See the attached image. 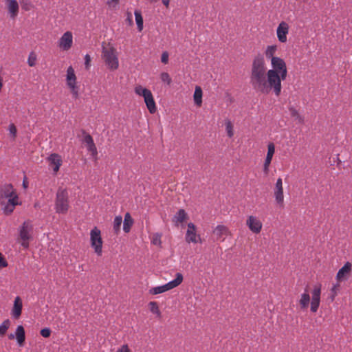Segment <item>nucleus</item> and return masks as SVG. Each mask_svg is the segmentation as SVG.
Wrapping results in <instances>:
<instances>
[{
    "label": "nucleus",
    "instance_id": "nucleus-1",
    "mask_svg": "<svg viewBox=\"0 0 352 352\" xmlns=\"http://www.w3.org/2000/svg\"><path fill=\"white\" fill-rule=\"evenodd\" d=\"M267 75L265 58L262 54H258L252 59L250 73V82L256 91L261 93Z\"/></svg>",
    "mask_w": 352,
    "mask_h": 352
},
{
    "label": "nucleus",
    "instance_id": "nucleus-2",
    "mask_svg": "<svg viewBox=\"0 0 352 352\" xmlns=\"http://www.w3.org/2000/svg\"><path fill=\"white\" fill-rule=\"evenodd\" d=\"M287 76L279 74L274 72L268 71V75L265 80L261 94H269L272 91L276 96H279L281 93V81L285 80Z\"/></svg>",
    "mask_w": 352,
    "mask_h": 352
},
{
    "label": "nucleus",
    "instance_id": "nucleus-3",
    "mask_svg": "<svg viewBox=\"0 0 352 352\" xmlns=\"http://www.w3.org/2000/svg\"><path fill=\"white\" fill-rule=\"evenodd\" d=\"M102 57L107 67L111 70H116L119 67V61L116 50L113 46L102 47Z\"/></svg>",
    "mask_w": 352,
    "mask_h": 352
},
{
    "label": "nucleus",
    "instance_id": "nucleus-4",
    "mask_svg": "<svg viewBox=\"0 0 352 352\" xmlns=\"http://www.w3.org/2000/svg\"><path fill=\"white\" fill-rule=\"evenodd\" d=\"M69 208L68 192L65 188H58L55 201V209L57 213L65 214Z\"/></svg>",
    "mask_w": 352,
    "mask_h": 352
},
{
    "label": "nucleus",
    "instance_id": "nucleus-5",
    "mask_svg": "<svg viewBox=\"0 0 352 352\" xmlns=\"http://www.w3.org/2000/svg\"><path fill=\"white\" fill-rule=\"evenodd\" d=\"M135 93L144 98L146 107L151 113H155L156 112L157 107L155 102L154 100L153 96L149 89L144 88L141 85H138L135 87Z\"/></svg>",
    "mask_w": 352,
    "mask_h": 352
},
{
    "label": "nucleus",
    "instance_id": "nucleus-6",
    "mask_svg": "<svg viewBox=\"0 0 352 352\" xmlns=\"http://www.w3.org/2000/svg\"><path fill=\"white\" fill-rule=\"evenodd\" d=\"M33 226L30 221H25L19 228V239L22 241L21 245L27 249L29 241L32 238Z\"/></svg>",
    "mask_w": 352,
    "mask_h": 352
},
{
    "label": "nucleus",
    "instance_id": "nucleus-7",
    "mask_svg": "<svg viewBox=\"0 0 352 352\" xmlns=\"http://www.w3.org/2000/svg\"><path fill=\"white\" fill-rule=\"evenodd\" d=\"M183 281V275L181 273H177L175 278L162 286L155 287L149 290V293L152 295H157L162 294L166 291L170 290L178 285H179Z\"/></svg>",
    "mask_w": 352,
    "mask_h": 352
},
{
    "label": "nucleus",
    "instance_id": "nucleus-8",
    "mask_svg": "<svg viewBox=\"0 0 352 352\" xmlns=\"http://www.w3.org/2000/svg\"><path fill=\"white\" fill-rule=\"evenodd\" d=\"M90 242L95 253L98 256H101L103 241L101 237V231L97 227H94L90 232Z\"/></svg>",
    "mask_w": 352,
    "mask_h": 352
},
{
    "label": "nucleus",
    "instance_id": "nucleus-9",
    "mask_svg": "<svg viewBox=\"0 0 352 352\" xmlns=\"http://www.w3.org/2000/svg\"><path fill=\"white\" fill-rule=\"evenodd\" d=\"M67 85L70 89L73 97L76 99L78 98V88L76 85V76L74 69L72 66H69L67 69Z\"/></svg>",
    "mask_w": 352,
    "mask_h": 352
},
{
    "label": "nucleus",
    "instance_id": "nucleus-10",
    "mask_svg": "<svg viewBox=\"0 0 352 352\" xmlns=\"http://www.w3.org/2000/svg\"><path fill=\"white\" fill-rule=\"evenodd\" d=\"M274 197L277 206L284 207V189L282 178L277 179L273 189Z\"/></svg>",
    "mask_w": 352,
    "mask_h": 352
},
{
    "label": "nucleus",
    "instance_id": "nucleus-11",
    "mask_svg": "<svg viewBox=\"0 0 352 352\" xmlns=\"http://www.w3.org/2000/svg\"><path fill=\"white\" fill-rule=\"evenodd\" d=\"M321 284L318 283L314 286L313 291L311 292L312 297L310 302V310L313 313H316L320 303V295H321Z\"/></svg>",
    "mask_w": 352,
    "mask_h": 352
},
{
    "label": "nucleus",
    "instance_id": "nucleus-12",
    "mask_svg": "<svg viewBox=\"0 0 352 352\" xmlns=\"http://www.w3.org/2000/svg\"><path fill=\"white\" fill-rule=\"evenodd\" d=\"M272 69L268 71L275 72L279 74L287 76V68L285 60L280 58H274L271 61Z\"/></svg>",
    "mask_w": 352,
    "mask_h": 352
},
{
    "label": "nucleus",
    "instance_id": "nucleus-13",
    "mask_svg": "<svg viewBox=\"0 0 352 352\" xmlns=\"http://www.w3.org/2000/svg\"><path fill=\"white\" fill-rule=\"evenodd\" d=\"M246 226L254 234L260 233L263 228V223L261 220L257 217L253 215L248 217Z\"/></svg>",
    "mask_w": 352,
    "mask_h": 352
},
{
    "label": "nucleus",
    "instance_id": "nucleus-14",
    "mask_svg": "<svg viewBox=\"0 0 352 352\" xmlns=\"http://www.w3.org/2000/svg\"><path fill=\"white\" fill-rule=\"evenodd\" d=\"M186 241L188 243H197L199 241H201V237L197 234V228L193 223H188V229L186 234Z\"/></svg>",
    "mask_w": 352,
    "mask_h": 352
},
{
    "label": "nucleus",
    "instance_id": "nucleus-15",
    "mask_svg": "<svg viewBox=\"0 0 352 352\" xmlns=\"http://www.w3.org/2000/svg\"><path fill=\"white\" fill-rule=\"evenodd\" d=\"M15 196H18V194L11 184H6L0 188V201L12 199Z\"/></svg>",
    "mask_w": 352,
    "mask_h": 352
},
{
    "label": "nucleus",
    "instance_id": "nucleus-16",
    "mask_svg": "<svg viewBox=\"0 0 352 352\" xmlns=\"http://www.w3.org/2000/svg\"><path fill=\"white\" fill-rule=\"evenodd\" d=\"M73 44L72 33L69 31L65 32L58 41V47L64 50H69Z\"/></svg>",
    "mask_w": 352,
    "mask_h": 352
},
{
    "label": "nucleus",
    "instance_id": "nucleus-17",
    "mask_svg": "<svg viewBox=\"0 0 352 352\" xmlns=\"http://www.w3.org/2000/svg\"><path fill=\"white\" fill-rule=\"evenodd\" d=\"M352 265L350 262H346L344 266L339 270L336 274L337 281L342 282L346 280L351 276Z\"/></svg>",
    "mask_w": 352,
    "mask_h": 352
},
{
    "label": "nucleus",
    "instance_id": "nucleus-18",
    "mask_svg": "<svg viewBox=\"0 0 352 352\" xmlns=\"http://www.w3.org/2000/svg\"><path fill=\"white\" fill-rule=\"evenodd\" d=\"M16 338L19 346H23L25 341V331L22 325H19L16 327L15 333H10L8 335L9 340H14Z\"/></svg>",
    "mask_w": 352,
    "mask_h": 352
},
{
    "label": "nucleus",
    "instance_id": "nucleus-19",
    "mask_svg": "<svg viewBox=\"0 0 352 352\" xmlns=\"http://www.w3.org/2000/svg\"><path fill=\"white\" fill-rule=\"evenodd\" d=\"M275 153V146L274 143L270 142L267 145V156L265 157L264 164H263V173L265 175H267L270 172V166L272 162V160L273 157V155Z\"/></svg>",
    "mask_w": 352,
    "mask_h": 352
},
{
    "label": "nucleus",
    "instance_id": "nucleus-20",
    "mask_svg": "<svg viewBox=\"0 0 352 352\" xmlns=\"http://www.w3.org/2000/svg\"><path fill=\"white\" fill-rule=\"evenodd\" d=\"M212 233L216 236V240L221 241H224L226 236L232 234L229 228L224 225L217 226L213 230Z\"/></svg>",
    "mask_w": 352,
    "mask_h": 352
},
{
    "label": "nucleus",
    "instance_id": "nucleus-21",
    "mask_svg": "<svg viewBox=\"0 0 352 352\" xmlns=\"http://www.w3.org/2000/svg\"><path fill=\"white\" fill-rule=\"evenodd\" d=\"M289 25L286 22L281 21L279 23L276 30V34L277 38L280 43H285L287 41V35L289 33Z\"/></svg>",
    "mask_w": 352,
    "mask_h": 352
},
{
    "label": "nucleus",
    "instance_id": "nucleus-22",
    "mask_svg": "<svg viewBox=\"0 0 352 352\" xmlns=\"http://www.w3.org/2000/svg\"><path fill=\"white\" fill-rule=\"evenodd\" d=\"M82 133L84 134L83 142L86 144L88 151L91 153L93 157H96L98 155V151L92 137L85 131H82Z\"/></svg>",
    "mask_w": 352,
    "mask_h": 352
},
{
    "label": "nucleus",
    "instance_id": "nucleus-23",
    "mask_svg": "<svg viewBox=\"0 0 352 352\" xmlns=\"http://www.w3.org/2000/svg\"><path fill=\"white\" fill-rule=\"evenodd\" d=\"M21 203L19 201V196H15L12 199L8 200L7 204L3 208V212L6 215H10L16 206L21 205Z\"/></svg>",
    "mask_w": 352,
    "mask_h": 352
},
{
    "label": "nucleus",
    "instance_id": "nucleus-24",
    "mask_svg": "<svg viewBox=\"0 0 352 352\" xmlns=\"http://www.w3.org/2000/svg\"><path fill=\"white\" fill-rule=\"evenodd\" d=\"M47 160L50 163V166L53 168L54 172L56 173L62 165V159L60 155L57 153H52L47 158Z\"/></svg>",
    "mask_w": 352,
    "mask_h": 352
},
{
    "label": "nucleus",
    "instance_id": "nucleus-25",
    "mask_svg": "<svg viewBox=\"0 0 352 352\" xmlns=\"http://www.w3.org/2000/svg\"><path fill=\"white\" fill-rule=\"evenodd\" d=\"M22 308V300L19 296H16L14 299L13 307L12 309V315L15 319H18L21 316Z\"/></svg>",
    "mask_w": 352,
    "mask_h": 352
},
{
    "label": "nucleus",
    "instance_id": "nucleus-26",
    "mask_svg": "<svg viewBox=\"0 0 352 352\" xmlns=\"http://www.w3.org/2000/svg\"><path fill=\"white\" fill-rule=\"evenodd\" d=\"M7 7L10 17L12 19H15L16 16L18 15L19 8L16 0L10 1V2L7 3Z\"/></svg>",
    "mask_w": 352,
    "mask_h": 352
},
{
    "label": "nucleus",
    "instance_id": "nucleus-27",
    "mask_svg": "<svg viewBox=\"0 0 352 352\" xmlns=\"http://www.w3.org/2000/svg\"><path fill=\"white\" fill-rule=\"evenodd\" d=\"M188 218V214L186 211L184 209H179L173 217V221L176 226H178L179 223L184 222Z\"/></svg>",
    "mask_w": 352,
    "mask_h": 352
},
{
    "label": "nucleus",
    "instance_id": "nucleus-28",
    "mask_svg": "<svg viewBox=\"0 0 352 352\" xmlns=\"http://www.w3.org/2000/svg\"><path fill=\"white\" fill-rule=\"evenodd\" d=\"M310 296L307 289H305V292L300 296V298L299 300V306L301 309H306L308 308Z\"/></svg>",
    "mask_w": 352,
    "mask_h": 352
},
{
    "label": "nucleus",
    "instance_id": "nucleus-29",
    "mask_svg": "<svg viewBox=\"0 0 352 352\" xmlns=\"http://www.w3.org/2000/svg\"><path fill=\"white\" fill-rule=\"evenodd\" d=\"M202 96H203V91L199 86H196L194 95H193V99L195 104L200 107L202 104Z\"/></svg>",
    "mask_w": 352,
    "mask_h": 352
},
{
    "label": "nucleus",
    "instance_id": "nucleus-30",
    "mask_svg": "<svg viewBox=\"0 0 352 352\" xmlns=\"http://www.w3.org/2000/svg\"><path fill=\"white\" fill-rule=\"evenodd\" d=\"M133 219L131 217L129 212H126L124 215V222H123V230L124 232L128 233L130 232L131 228L133 224Z\"/></svg>",
    "mask_w": 352,
    "mask_h": 352
},
{
    "label": "nucleus",
    "instance_id": "nucleus-31",
    "mask_svg": "<svg viewBox=\"0 0 352 352\" xmlns=\"http://www.w3.org/2000/svg\"><path fill=\"white\" fill-rule=\"evenodd\" d=\"M288 109L292 117L294 118L295 120H297L299 124H304V117L299 113L298 111L294 107L291 106L289 107Z\"/></svg>",
    "mask_w": 352,
    "mask_h": 352
},
{
    "label": "nucleus",
    "instance_id": "nucleus-32",
    "mask_svg": "<svg viewBox=\"0 0 352 352\" xmlns=\"http://www.w3.org/2000/svg\"><path fill=\"white\" fill-rule=\"evenodd\" d=\"M277 51V45H269L266 47V50L265 51V55L267 58L270 59L271 60L274 58H276L277 56H275V54Z\"/></svg>",
    "mask_w": 352,
    "mask_h": 352
},
{
    "label": "nucleus",
    "instance_id": "nucleus-33",
    "mask_svg": "<svg viewBox=\"0 0 352 352\" xmlns=\"http://www.w3.org/2000/svg\"><path fill=\"white\" fill-rule=\"evenodd\" d=\"M138 30L141 32L144 28V21L140 10H135L134 12Z\"/></svg>",
    "mask_w": 352,
    "mask_h": 352
},
{
    "label": "nucleus",
    "instance_id": "nucleus-34",
    "mask_svg": "<svg viewBox=\"0 0 352 352\" xmlns=\"http://www.w3.org/2000/svg\"><path fill=\"white\" fill-rule=\"evenodd\" d=\"M150 311L157 315L158 318H161V311L159 309L158 305L156 302L151 301L148 303Z\"/></svg>",
    "mask_w": 352,
    "mask_h": 352
},
{
    "label": "nucleus",
    "instance_id": "nucleus-35",
    "mask_svg": "<svg viewBox=\"0 0 352 352\" xmlns=\"http://www.w3.org/2000/svg\"><path fill=\"white\" fill-rule=\"evenodd\" d=\"M10 326V321L9 319H6L2 322V324L0 325V336H3L6 335Z\"/></svg>",
    "mask_w": 352,
    "mask_h": 352
},
{
    "label": "nucleus",
    "instance_id": "nucleus-36",
    "mask_svg": "<svg viewBox=\"0 0 352 352\" xmlns=\"http://www.w3.org/2000/svg\"><path fill=\"white\" fill-rule=\"evenodd\" d=\"M122 223V217L121 216H117L115 217L113 221V230L116 234H118L120 232Z\"/></svg>",
    "mask_w": 352,
    "mask_h": 352
},
{
    "label": "nucleus",
    "instance_id": "nucleus-37",
    "mask_svg": "<svg viewBox=\"0 0 352 352\" xmlns=\"http://www.w3.org/2000/svg\"><path fill=\"white\" fill-rule=\"evenodd\" d=\"M36 55L35 54V53L34 52H30L29 57H28V63L29 66L34 67L36 65Z\"/></svg>",
    "mask_w": 352,
    "mask_h": 352
},
{
    "label": "nucleus",
    "instance_id": "nucleus-38",
    "mask_svg": "<svg viewBox=\"0 0 352 352\" xmlns=\"http://www.w3.org/2000/svg\"><path fill=\"white\" fill-rule=\"evenodd\" d=\"M340 284L338 283L337 284L334 285L333 287L331 289V292L332 293V296H331V300H334L335 297L338 295V293L340 290Z\"/></svg>",
    "mask_w": 352,
    "mask_h": 352
},
{
    "label": "nucleus",
    "instance_id": "nucleus-39",
    "mask_svg": "<svg viewBox=\"0 0 352 352\" xmlns=\"http://www.w3.org/2000/svg\"><path fill=\"white\" fill-rule=\"evenodd\" d=\"M160 78L162 81L166 82L168 85H170L172 82L171 78L167 72H162L160 74Z\"/></svg>",
    "mask_w": 352,
    "mask_h": 352
},
{
    "label": "nucleus",
    "instance_id": "nucleus-40",
    "mask_svg": "<svg viewBox=\"0 0 352 352\" xmlns=\"http://www.w3.org/2000/svg\"><path fill=\"white\" fill-rule=\"evenodd\" d=\"M161 237L162 235L158 233H155L153 235L152 243L154 245H161Z\"/></svg>",
    "mask_w": 352,
    "mask_h": 352
},
{
    "label": "nucleus",
    "instance_id": "nucleus-41",
    "mask_svg": "<svg viewBox=\"0 0 352 352\" xmlns=\"http://www.w3.org/2000/svg\"><path fill=\"white\" fill-rule=\"evenodd\" d=\"M226 131L229 138H232L234 135L233 126L230 121L226 123Z\"/></svg>",
    "mask_w": 352,
    "mask_h": 352
},
{
    "label": "nucleus",
    "instance_id": "nucleus-42",
    "mask_svg": "<svg viewBox=\"0 0 352 352\" xmlns=\"http://www.w3.org/2000/svg\"><path fill=\"white\" fill-rule=\"evenodd\" d=\"M40 333L44 338H49L51 335V330L50 328H44L41 330Z\"/></svg>",
    "mask_w": 352,
    "mask_h": 352
},
{
    "label": "nucleus",
    "instance_id": "nucleus-43",
    "mask_svg": "<svg viewBox=\"0 0 352 352\" xmlns=\"http://www.w3.org/2000/svg\"><path fill=\"white\" fill-rule=\"evenodd\" d=\"M9 131L10 134L13 136V138H15L16 136L17 130L16 126L14 124H10Z\"/></svg>",
    "mask_w": 352,
    "mask_h": 352
},
{
    "label": "nucleus",
    "instance_id": "nucleus-44",
    "mask_svg": "<svg viewBox=\"0 0 352 352\" xmlns=\"http://www.w3.org/2000/svg\"><path fill=\"white\" fill-rule=\"evenodd\" d=\"M127 17L125 19L126 23L129 25L132 26L133 24V19H132V14L130 12H126Z\"/></svg>",
    "mask_w": 352,
    "mask_h": 352
},
{
    "label": "nucleus",
    "instance_id": "nucleus-45",
    "mask_svg": "<svg viewBox=\"0 0 352 352\" xmlns=\"http://www.w3.org/2000/svg\"><path fill=\"white\" fill-rule=\"evenodd\" d=\"M161 61L164 64H167L168 62V53L167 52H164L161 56Z\"/></svg>",
    "mask_w": 352,
    "mask_h": 352
},
{
    "label": "nucleus",
    "instance_id": "nucleus-46",
    "mask_svg": "<svg viewBox=\"0 0 352 352\" xmlns=\"http://www.w3.org/2000/svg\"><path fill=\"white\" fill-rule=\"evenodd\" d=\"M8 266V262L3 257L1 253H0V268H3Z\"/></svg>",
    "mask_w": 352,
    "mask_h": 352
},
{
    "label": "nucleus",
    "instance_id": "nucleus-47",
    "mask_svg": "<svg viewBox=\"0 0 352 352\" xmlns=\"http://www.w3.org/2000/svg\"><path fill=\"white\" fill-rule=\"evenodd\" d=\"M116 352H131L127 344H123L121 346Z\"/></svg>",
    "mask_w": 352,
    "mask_h": 352
},
{
    "label": "nucleus",
    "instance_id": "nucleus-48",
    "mask_svg": "<svg viewBox=\"0 0 352 352\" xmlns=\"http://www.w3.org/2000/svg\"><path fill=\"white\" fill-rule=\"evenodd\" d=\"M90 62H91L90 56L89 54H86L85 56V65L86 69H89Z\"/></svg>",
    "mask_w": 352,
    "mask_h": 352
},
{
    "label": "nucleus",
    "instance_id": "nucleus-49",
    "mask_svg": "<svg viewBox=\"0 0 352 352\" xmlns=\"http://www.w3.org/2000/svg\"><path fill=\"white\" fill-rule=\"evenodd\" d=\"M162 3L165 6L166 8L169 7L170 0H162Z\"/></svg>",
    "mask_w": 352,
    "mask_h": 352
},
{
    "label": "nucleus",
    "instance_id": "nucleus-50",
    "mask_svg": "<svg viewBox=\"0 0 352 352\" xmlns=\"http://www.w3.org/2000/svg\"><path fill=\"white\" fill-rule=\"evenodd\" d=\"M120 0H111L107 2L108 5H111V3H113L115 5H118L119 3Z\"/></svg>",
    "mask_w": 352,
    "mask_h": 352
},
{
    "label": "nucleus",
    "instance_id": "nucleus-51",
    "mask_svg": "<svg viewBox=\"0 0 352 352\" xmlns=\"http://www.w3.org/2000/svg\"><path fill=\"white\" fill-rule=\"evenodd\" d=\"M23 186L25 188L28 187V183L25 180L23 181Z\"/></svg>",
    "mask_w": 352,
    "mask_h": 352
},
{
    "label": "nucleus",
    "instance_id": "nucleus-52",
    "mask_svg": "<svg viewBox=\"0 0 352 352\" xmlns=\"http://www.w3.org/2000/svg\"><path fill=\"white\" fill-rule=\"evenodd\" d=\"M23 8L25 9V10H29V8H25V6H23Z\"/></svg>",
    "mask_w": 352,
    "mask_h": 352
},
{
    "label": "nucleus",
    "instance_id": "nucleus-53",
    "mask_svg": "<svg viewBox=\"0 0 352 352\" xmlns=\"http://www.w3.org/2000/svg\"><path fill=\"white\" fill-rule=\"evenodd\" d=\"M304 2H307L308 0H302Z\"/></svg>",
    "mask_w": 352,
    "mask_h": 352
}]
</instances>
